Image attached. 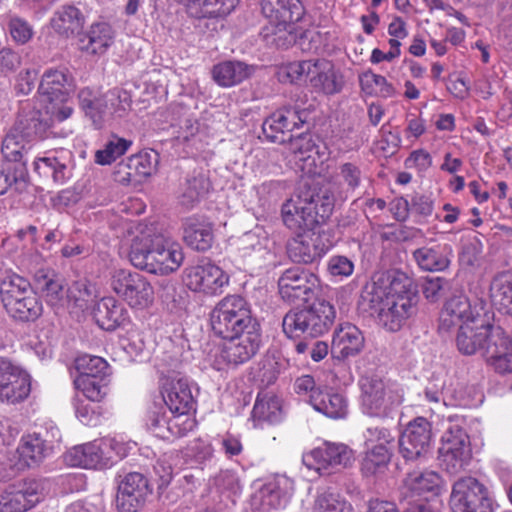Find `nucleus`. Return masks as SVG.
Wrapping results in <instances>:
<instances>
[{"label": "nucleus", "instance_id": "49", "mask_svg": "<svg viewBox=\"0 0 512 512\" xmlns=\"http://www.w3.org/2000/svg\"><path fill=\"white\" fill-rule=\"evenodd\" d=\"M291 28L292 26L285 22H270L261 29L260 36L269 47L287 48L296 40Z\"/></svg>", "mask_w": 512, "mask_h": 512}, {"label": "nucleus", "instance_id": "10", "mask_svg": "<svg viewBox=\"0 0 512 512\" xmlns=\"http://www.w3.org/2000/svg\"><path fill=\"white\" fill-rule=\"evenodd\" d=\"M111 288L132 308H147L154 300V290L150 282L143 275L130 270L114 271Z\"/></svg>", "mask_w": 512, "mask_h": 512}, {"label": "nucleus", "instance_id": "44", "mask_svg": "<svg viewBox=\"0 0 512 512\" xmlns=\"http://www.w3.org/2000/svg\"><path fill=\"white\" fill-rule=\"evenodd\" d=\"M78 98L81 108L91 119L95 128L100 129L113 116L104 94L100 97H93L89 90L84 89L79 92Z\"/></svg>", "mask_w": 512, "mask_h": 512}, {"label": "nucleus", "instance_id": "20", "mask_svg": "<svg viewBox=\"0 0 512 512\" xmlns=\"http://www.w3.org/2000/svg\"><path fill=\"white\" fill-rule=\"evenodd\" d=\"M483 316L476 307H472L467 296L458 294L450 297L440 313L438 330L449 333L464 323L472 322Z\"/></svg>", "mask_w": 512, "mask_h": 512}, {"label": "nucleus", "instance_id": "31", "mask_svg": "<svg viewBox=\"0 0 512 512\" xmlns=\"http://www.w3.org/2000/svg\"><path fill=\"white\" fill-rule=\"evenodd\" d=\"M416 304L411 298H388L386 306L380 309L379 323L388 331H399L416 313Z\"/></svg>", "mask_w": 512, "mask_h": 512}, {"label": "nucleus", "instance_id": "16", "mask_svg": "<svg viewBox=\"0 0 512 512\" xmlns=\"http://www.w3.org/2000/svg\"><path fill=\"white\" fill-rule=\"evenodd\" d=\"M318 286L317 276L301 267L286 269L278 279L279 294L289 303L308 302Z\"/></svg>", "mask_w": 512, "mask_h": 512}, {"label": "nucleus", "instance_id": "8", "mask_svg": "<svg viewBox=\"0 0 512 512\" xmlns=\"http://www.w3.org/2000/svg\"><path fill=\"white\" fill-rule=\"evenodd\" d=\"M213 360L218 371L235 368L253 358L261 346V328L226 338Z\"/></svg>", "mask_w": 512, "mask_h": 512}, {"label": "nucleus", "instance_id": "2", "mask_svg": "<svg viewBox=\"0 0 512 512\" xmlns=\"http://www.w3.org/2000/svg\"><path fill=\"white\" fill-rule=\"evenodd\" d=\"M334 209V198L327 191L310 192L299 197L298 202L286 201L281 208L284 225L290 230L312 231L326 222Z\"/></svg>", "mask_w": 512, "mask_h": 512}, {"label": "nucleus", "instance_id": "39", "mask_svg": "<svg viewBox=\"0 0 512 512\" xmlns=\"http://www.w3.org/2000/svg\"><path fill=\"white\" fill-rule=\"evenodd\" d=\"M112 42L111 26L107 23H95L80 37L79 48L87 54L101 55L106 52Z\"/></svg>", "mask_w": 512, "mask_h": 512}, {"label": "nucleus", "instance_id": "38", "mask_svg": "<svg viewBox=\"0 0 512 512\" xmlns=\"http://www.w3.org/2000/svg\"><path fill=\"white\" fill-rule=\"evenodd\" d=\"M31 390L30 376L16 366L0 384V400L8 403H18L28 397Z\"/></svg>", "mask_w": 512, "mask_h": 512}, {"label": "nucleus", "instance_id": "41", "mask_svg": "<svg viewBox=\"0 0 512 512\" xmlns=\"http://www.w3.org/2000/svg\"><path fill=\"white\" fill-rule=\"evenodd\" d=\"M29 184L27 167L22 164L4 163L0 161V196L9 192L22 193Z\"/></svg>", "mask_w": 512, "mask_h": 512}, {"label": "nucleus", "instance_id": "46", "mask_svg": "<svg viewBox=\"0 0 512 512\" xmlns=\"http://www.w3.org/2000/svg\"><path fill=\"white\" fill-rule=\"evenodd\" d=\"M215 486L224 508L234 507L242 493V485L236 473L229 470L220 472L215 479Z\"/></svg>", "mask_w": 512, "mask_h": 512}, {"label": "nucleus", "instance_id": "33", "mask_svg": "<svg viewBox=\"0 0 512 512\" xmlns=\"http://www.w3.org/2000/svg\"><path fill=\"white\" fill-rule=\"evenodd\" d=\"M185 6L189 16L196 19H215L228 16L239 0H176Z\"/></svg>", "mask_w": 512, "mask_h": 512}, {"label": "nucleus", "instance_id": "50", "mask_svg": "<svg viewBox=\"0 0 512 512\" xmlns=\"http://www.w3.org/2000/svg\"><path fill=\"white\" fill-rule=\"evenodd\" d=\"M388 291V298H411L417 303V294L413 290L412 280L402 272L380 274Z\"/></svg>", "mask_w": 512, "mask_h": 512}, {"label": "nucleus", "instance_id": "40", "mask_svg": "<svg viewBox=\"0 0 512 512\" xmlns=\"http://www.w3.org/2000/svg\"><path fill=\"white\" fill-rule=\"evenodd\" d=\"M252 418L255 426L262 423L274 424L282 418L280 399L272 392L262 391L258 393L255 401Z\"/></svg>", "mask_w": 512, "mask_h": 512}, {"label": "nucleus", "instance_id": "55", "mask_svg": "<svg viewBox=\"0 0 512 512\" xmlns=\"http://www.w3.org/2000/svg\"><path fill=\"white\" fill-rule=\"evenodd\" d=\"M131 145V140L112 135L104 148L96 151L95 162L100 165L111 164L118 157L125 154Z\"/></svg>", "mask_w": 512, "mask_h": 512}, {"label": "nucleus", "instance_id": "47", "mask_svg": "<svg viewBox=\"0 0 512 512\" xmlns=\"http://www.w3.org/2000/svg\"><path fill=\"white\" fill-rule=\"evenodd\" d=\"M312 406L315 410L333 419L344 418L347 413V401L339 393H323L312 396Z\"/></svg>", "mask_w": 512, "mask_h": 512}, {"label": "nucleus", "instance_id": "6", "mask_svg": "<svg viewBox=\"0 0 512 512\" xmlns=\"http://www.w3.org/2000/svg\"><path fill=\"white\" fill-rule=\"evenodd\" d=\"M336 311L325 299H316L311 305L300 310H290L283 318V332L289 338L319 337L334 323Z\"/></svg>", "mask_w": 512, "mask_h": 512}, {"label": "nucleus", "instance_id": "5", "mask_svg": "<svg viewBox=\"0 0 512 512\" xmlns=\"http://www.w3.org/2000/svg\"><path fill=\"white\" fill-rule=\"evenodd\" d=\"M336 311L325 299H316L311 305L300 310H290L283 318V332L289 338L319 337L334 323Z\"/></svg>", "mask_w": 512, "mask_h": 512}, {"label": "nucleus", "instance_id": "11", "mask_svg": "<svg viewBox=\"0 0 512 512\" xmlns=\"http://www.w3.org/2000/svg\"><path fill=\"white\" fill-rule=\"evenodd\" d=\"M450 506L453 512H493L487 488L474 477H463L453 484Z\"/></svg>", "mask_w": 512, "mask_h": 512}, {"label": "nucleus", "instance_id": "63", "mask_svg": "<svg viewBox=\"0 0 512 512\" xmlns=\"http://www.w3.org/2000/svg\"><path fill=\"white\" fill-rule=\"evenodd\" d=\"M113 116L123 117L131 107V96L126 90L113 88L104 94Z\"/></svg>", "mask_w": 512, "mask_h": 512}, {"label": "nucleus", "instance_id": "60", "mask_svg": "<svg viewBox=\"0 0 512 512\" xmlns=\"http://www.w3.org/2000/svg\"><path fill=\"white\" fill-rule=\"evenodd\" d=\"M362 172L354 163H342L338 167L336 180L346 192H354L361 184Z\"/></svg>", "mask_w": 512, "mask_h": 512}, {"label": "nucleus", "instance_id": "37", "mask_svg": "<svg viewBox=\"0 0 512 512\" xmlns=\"http://www.w3.org/2000/svg\"><path fill=\"white\" fill-rule=\"evenodd\" d=\"M254 71L253 65L238 60H229L215 65L212 75L219 86L232 87L249 78Z\"/></svg>", "mask_w": 512, "mask_h": 512}, {"label": "nucleus", "instance_id": "12", "mask_svg": "<svg viewBox=\"0 0 512 512\" xmlns=\"http://www.w3.org/2000/svg\"><path fill=\"white\" fill-rule=\"evenodd\" d=\"M45 483L23 479L0 492V512H27L44 500Z\"/></svg>", "mask_w": 512, "mask_h": 512}, {"label": "nucleus", "instance_id": "43", "mask_svg": "<svg viewBox=\"0 0 512 512\" xmlns=\"http://www.w3.org/2000/svg\"><path fill=\"white\" fill-rule=\"evenodd\" d=\"M210 189L211 183L207 175L202 171H194L187 177L182 188L180 204L187 209L193 208L209 193Z\"/></svg>", "mask_w": 512, "mask_h": 512}, {"label": "nucleus", "instance_id": "53", "mask_svg": "<svg viewBox=\"0 0 512 512\" xmlns=\"http://www.w3.org/2000/svg\"><path fill=\"white\" fill-rule=\"evenodd\" d=\"M287 142L289 150L296 155H301V159L313 158L314 154L322 158L326 154V147L317 143L308 133H301L296 137L289 135Z\"/></svg>", "mask_w": 512, "mask_h": 512}, {"label": "nucleus", "instance_id": "28", "mask_svg": "<svg viewBox=\"0 0 512 512\" xmlns=\"http://www.w3.org/2000/svg\"><path fill=\"white\" fill-rule=\"evenodd\" d=\"M162 396L165 405L173 414L185 415L194 410L195 400L185 379H168L163 386Z\"/></svg>", "mask_w": 512, "mask_h": 512}, {"label": "nucleus", "instance_id": "54", "mask_svg": "<svg viewBox=\"0 0 512 512\" xmlns=\"http://www.w3.org/2000/svg\"><path fill=\"white\" fill-rule=\"evenodd\" d=\"M471 458V450H438L439 465L451 475L465 470Z\"/></svg>", "mask_w": 512, "mask_h": 512}, {"label": "nucleus", "instance_id": "32", "mask_svg": "<svg viewBox=\"0 0 512 512\" xmlns=\"http://www.w3.org/2000/svg\"><path fill=\"white\" fill-rule=\"evenodd\" d=\"M94 319L106 331H114L129 323L127 309L113 297H104L94 307Z\"/></svg>", "mask_w": 512, "mask_h": 512}, {"label": "nucleus", "instance_id": "29", "mask_svg": "<svg viewBox=\"0 0 512 512\" xmlns=\"http://www.w3.org/2000/svg\"><path fill=\"white\" fill-rule=\"evenodd\" d=\"M308 81L312 87L327 95L339 93L344 86L342 74L326 59L312 60Z\"/></svg>", "mask_w": 512, "mask_h": 512}, {"label": "nucleus", "instance_id": "42", "mask_svg": "<svg viewBox=\"0 0 512 512\" xmlns=\"http://www.w3.org/2000/svg\"><path fill=\"white\" fill-rule=\"evenodd\" d=\"M432 440V425L424 417H417L407 425L402 435L398 438L399 448L411 445L414 448L428 447Z\"/></svg>", "mask_w": 512, "mask_h": 512}, {"label": "nucleus", "instance_id": "56", "mask_svg": "<svg viewBox=\"0 0 512 512\" xmlns=\"http://www.w3.org/2000/svg\"><path fill=\"white\" fill-rule=\"evenodd\" d=\"M35 170L39 173L50 175L56 183H63L70 177V169L59 157L48 156L38 158L35 162Z\"/></svg>", "mask_w": 512, "mask_h": 512}, {"label": "nucleus", "instance_id": "61", "mask_svg": "<svg viewBox=\"0 0 512 512\" xmlns=\"http://www.w3.org/2000/svg\"><path fill=\"white\" fill-rule=\"evenodd\" d=\"M56 436H59L57 428L29 433L21 438L22 448H55L60 444V440L56 439Z\"/></svg>", "mask_w": 512, "mask_h": 512}, {"label": "nucleus", "instance_id": "25", "mask_svg": "<svg viewBox=\"0 0 512 512\" xmlns=\"http://www.w3.org/2000/svg\"><path fill=\"white\" fill-rule=\"evenodd\" d=\"M74 90L72 75L65 68L48 69L42 75L38 92L50 103L64 104Z\"/></svg>", "mask_w": 512, "mask_h": 512}, {"label": "nucleus", "instance_id": "15", "mask_svg": "<svg viewBox=\"0 0 512 512\" xmlns=\"http://www.w3.org/2000/svg\"><path fill=\"white\" fill-rule=\"evenodd\" d=\"M481 357L500 374L512 373V339L505 330L489 323Z\"/></svg>", "mask_w": 512, "mask_h": 512}, {"label": "nucleus", "instance_id": "19", "mask_svg": "<svg viewBox=\"0 0 512 512\" xmlns=\"http://www.w3.org/2000/svg\"><path fill=\"white\" fill-rule=\"evenodd\" d=\"M185 280L188 288L195 292L215 295L228 284L229 278L224 271L210 262H202L186 269Z\"/></svg>", "mask_w": 512, "mask_h": 512}, {"label": "nucleus", "instance_id": "14", "mask_svg": "<svg viewBox=\"0 0 512 512\" xmlns=\"http://www.w3.org/2000/svg\"><path fill=\"white\" fill-rule=\"evenodd\" d=\"M332 246L325 231H304L288 240L287 254L295 263L310 264L325 255Z\"/></svg>", "mask_w": 512, "mask_h": 512}, {"label": "nucleus", "instance_id": "21", "mask_svg": "<svg viewBox=\"0 0 512 512\" xmlns=\"http://www.w3.org/2000/svg\"><path fill=\"white\" fill-rule=\"evenodd\" d=\"M126 456L118 450H66L62 458L69 467L101 470L111 468Z\"/></svg>", "mask_w": 512, "mask_h": 512}, {"label": "nucleus", "instance_id": "3", "mask_svg": "<svg viewBox=\"0 0 512 512\" xmlns=\"http://www.w3.org/2000/svg\"><path fill=\"white\" fill-rule=\"evenodd\" d=\"M210 324L213 333L223 339L260 327L248 301L235 294L227 295L216 304L210 313Z\"/></svg>", "mask_w": 512, "mask_h": 512}, {"label": "nucleus", "instance_id": "4", "mask_svg": "<svg viewBox=\"0 0 512 512\" xmlns=\"http://www.w3.org/2000/svg\"><path fill=\"white\" fill-rule=\"evenodd\" d=\"M0 297L10 317L20 322H33L43 313L42 302L32 284L24 277L13 274L0 283Z\"/></svg>", "mask_w": 512, "mask_h": 512}, {"label": "nucleus", "instance_id": "64", "mask_svg": "<svg viewBox=\"0 0 512 512\" xmlns=\"http://www.w3.org/2000/svg\"><path fill=\"white\" fill-rule=\"evenodd\" d=\"M312 60L291 62L282 67L278 73L283 82L295 83L306 78L309 79Z\"/></svg>", "mask_w": 512, "mask_h": 512}, {"label": "nucleus", "instance_id": "27", "mask_svg": "<svg viewBox=\"0 0 512 512\" xmlns=\"http://www.w3.org/2000/svg\"><path fill=\"white\" fill-rule=\"evenodd\" d=\"M488 326L489 322L484 316L461 325L457 329L455 337V344L458 351L467 356H481Z\"/></svg>", "mask_w": 512, "mask_h": 512}, {"label": "nucleus", "instance_id": "59", "mask_svg": "<svg viewBox=\"0 0 512 512\" xmlns=\"http://www.w3.org/2000/svg\"><path fill=\"white\" fill-rule=\"evenodd\" d=\"M362 298L368 303L370 309L378 313L381 308L386 306L388 291L380 274L375 276L372 283L366 286Z\"/></svg>", "mask_w": 512, "mask_h": 512}, {"label": "nucleus", "instance_id": "48", "mask_svg": "<svg viewBox=\"0 0 512 512\" xmlns=\"http://www.w3.org/2000/svg\"><path fill=\"white\" fill-rule=\"evenodd\" d=\"M388 33L392 39L389 40L390 51L384 53L378 48H375L371 54L372 63H380L381 61H392L400 55L401 43L399 39H404L407 36L406 24L402 18L396 17L388 26Z\"/></svg>", "mask_w": 512, "mask_h": 512}, {"label": "nucleus", "instance_id": "62", "mask_svg": "<svg viewBox=\"0 0 512 512\" xmlns=\"http://www.w3.org/2000/svg\"><path fill=\"white\" fill-rule=\"evenodd\" d=\"M363 439L366 448H386L396 442V437L389 429L379 426L368 427L363 432Z\"/></svg>", "mask_w": 512, "mask_h": 512}, {"label": "nucleus", "instance_id": "30", "mask_svg": "<svg viewBox=\"0 0 512 512\" xmlns=\"http://www.w3.org/2000/svg\"><path fill=\"white\" fill-rule=\"evenodd\" d=\"M33 288L37 290L51 307H63L64 279L51 268H40L33 276Z\"/></svg>", "mask_w": 512, "mask_h": 512}, {"label": "nucleus", "instance_id": "35", "mask_svg": "<svg viewBox=\"0 0 512 512\" xmlns=\"http://www.w3.org/2000/svg\"><path fill=\"white\" fill-rule=\"evenodd\" d=\"M183 239L193 250L207 251L214 240L211 223L195 216L186 218L183 223Z\"/></svg>", "mask_w": 512, "mask_h": 512}, {"label": "nucleus", "instance_id": "18", "mask_svg": "<svg viewBox=\"0 0 512 512\" xmlns=\"http://www.w3.org/2000/svg\"><path fill=\"white\" fill-rule=\"evenodd\" d=\"M151 493L148 480L138 472H131L119 482L116 508L119 512H138Z\"/></svg>", "mask_w": 512, "mask_h": 512}, {"label": "nucleus", "instance_id": "58", "mask_svg": "<svg viewBox=\"0 0 512 512\" xmlns=\"http://www.w3.org/2000/svg\"><path fill=\"white\" fill-rule=\"evenodd\" d=\"M313 512H353L349 502L330 491L319 493L314 501Z\"/></svg>", "mask_w": 512, "mask_h": 512}, {"label": "nucleus", "instance_id": "1", "mask_svg": "<svg viewBox=\"0 0 512 512\" xmlns=\"http://www.w3.org/2000/svg\"><path fill=\"white\" fill-rule=\"evenodd\" d=\"M129 259L133 266L153 274L176 271L184 260L182 247L155 227L139 225L132 239Z\"/></svg>", "mask_w": 512, "mask_h": 512}, {"label": "nucleus", "instance_id": "22", "mask_svg": "<svg viewBox=\"0 0 512 512\" xmlns=\"http://www.w3.org/2000/svg\"><path fill=\"white\" fill-rule=\"evenodd\" d=\"M412 258L422 271L444 272L451 265L453 249L448 243L431 239L424 246L415 249Z\"/></svg>", "mask_w": 512, "mask_h": 512}, {"label": "nucleus", "instance_id": "45", "mask_svg": "<svg viewBox=\"0 0 512 512\" xmlns=\"http://www.w3.org/2000/svg\"><path fill=\"white\" fill-rule=\"evenodd\" d=\"M31 142H28L24 136L15 131L12 127L2 141L1 152L4 157L2 162L12 164H22L27 167L25 155L31 148Z\"/></svg>", "mask_w": 512, "mask_h": 512}, {"label": "nucleus", "instance_id": "13", "mask_svg": "<svg viewBox=\"0 0 512 512\" xmlns=\"http://www.w3.org/2000/svg\"><path fill=\"white\" fill-rule=\"evenodd\" d=\"M310 112L297 106H284L268 116L262 131L265 137L273 143L284 144L290 133L308 122Z\"/></svg>", "mask_w": 512, "mask_h": 512}, {"label": "nucleus", "instance_id": "7", "mask_svg": "<svg viewBox=\"0 0 512 512\" xmlns=\"http://www.w3.org/2000/svg\"><path fill=\"white\" fill-rule=\"evenodd\" d=\"M361 408L370 417L386 418L403 401V394L392 390L378 377H364L360 381Z\"/></svg>", "mask_w": 512, "mask_h": 512}, {"label": "nucleus", "instance_id": "51", "mask_svg": "<svg viewBox=\"0 0 512 512\" xmlns=\"http://www.w3.org/2000/svg\"><path fill=\"white\" fill-rule=\"evenodd\" d=\"M109 376H77L74 380L75 388L94 402H100L108 394Z\"/></svg>", "mask_w": 512, "mask_h": 512}, {"label": "nucleus", "instance_id": "36", "mask_svg": "<svg viewBox=\"0 0 512 512\" xmlns=\"http://www.w3.org/2000/svg\"><path fill=\"white\" fill-rule=\"evenodd\" d=\"M50 24L56 33L69 38L80 35L85 24V17L74 5H64L55 11Z\"/></svg>", "mask_w": 512, "mask_h": 512}, {"label": "nucleus", "instance_id": "9", "mask_svg": "<svg viewBox=\"0 0 512 512\" xmlns=\"http://www.w3.org/2000/svg\"><path fill=\"white\" fill-rule=\"evenodd\" d=\"M254 486L255 491L244 512H271L284 508L294 492V482L286 475H276L266 483H255Z\"/></svg>", "mask_w": 512, "mask_h": 512}, {"label": "nucleus", "instance_id": "26", "mask_svg": "<svg viewBox=\"0 0 512 512\" xmlns=\"http://www.w3.org/2000/svg\"><path fill=\"white\" fill-rule=\"evenodd\" d=\"M354 461L353 450H306L302 462L318 474L330 473L338 467H347Z\"/></svg>", "mask_w": 512, "mask_h": 512}, {"label": "nucleus", "instance_id": "24", "mask_svg": "<svg viewBox=\"0 0 512 512\" xmlns=\"http://www.w3.org/2000/svg\"><path fill=\"white\" fill-rule=\"evenodd\" d=\"M364 347V335L354 324H341L333 333L331 355L334 359L343 361L355 357Z\"/></svg>", "mask_w": 512, "mask_h": 512}, {"label": "nucleus", "instance_id": "34", "mask_svg": "<svg viewBox=\"0 0 512 512\" xmlns=\"http://www.w3.org/2000/svg\"><path fill=\"white\" fill-rule=\"evenodd\" d=\"M407 496H420L428 499L438 496L443 488L444 482L439 474L433 471L410 473L404 482Z\"/></svg>", "mask_w": 512, "mask_h": 512}, {"label": "nucleus", "instance_id": "57", "mask_svg": "<svg viewBox=\"0 0 512 512\" xmlns=\"http://www.w3.org/2000/svg\"><path fill=\"white\" fill-rule=\"evenodd\" d=\"M75 368L78 376H110L111 372L108 363L101 357L93 355H82L76 358Z\"/></svg>", "mask_w": 512, "mask_h": 512}, {"label": "nucleus", "instance_id": "23", "mask_svg": "<svg viewBox=\"0 0 512 512\" xmlns=\"http://www.w3.org/2000/svg\"><path fill=\"white\" fill-rule=\"evenodd\" d=\"M45 457L44 450H0V481H9L25 469L37 467Z\"/></svg>", "mask_w": 512, "mask_h": 512}, {"label": "nucleus", "instance_id": "17", "mask_svg": "<svg viewBox=\"0 0 512 512\" xmlns=\"http://www.w3.org/2000/svg\"><path fill=\"white\" fill-rule=\"evenodd\" d=\"M53 119L49 111L36 107L35 102L26 101L21 104L17 120L14 124L16 132H19L28 142L42 140L48 137Z\"/></svg>", "mask_w": 512, "mask_h": 512}, {"label": "nucleus", "instance_id": "52", "mask_svg": "<svg viewBox=\"0 0 512 512\" xmlns=\"http://www.w3.org/2000/svg\"><path fill=\"white\" fill-rule=\"evenodd\" d=\"M492 301L506 313H512V274L497 275L490 286Z\"/></svg>", "mask_w": 512, "mask_h": 512}]
</instances>
